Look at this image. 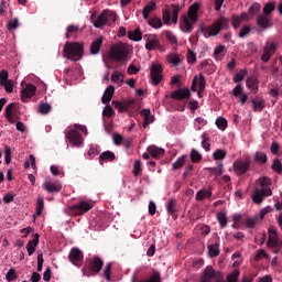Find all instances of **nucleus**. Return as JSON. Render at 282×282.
Masks as SVG:
<instances>
[{"instance_id": "1", "label": "nucleus", "mask_w": 282, "mask_h": 282, "mask_svg": "<svg viewBox=\"0 0 282 282\" xmlns=\"http://www.w3.org/2000/svg\"><path fill=\"white\" fill-rule=\"evenodd\" d=\"M229 28V19L226 17H219L212 25L200 28V32L205 37L217 36L223 30Z\"/></svg>"}, {"instance_id": "2", "label": "nucleus", "mask_w": 282, "mask_h": 282, "mask_svg": "<svg viewBox=\"0 0 282 282\" xmlns=\"http://www.w3.org/2000/svg\"><path fill=\"white\" fill-rule=\"evenodd\" d=\"M64 57L72 62H78L84 55V45L78 42H66L63 47Z\"/></svg>"}, {"instance_id": "3", "label": "nucleus", "mask_w": 282, "mask_h": 282, "mask_svg": "<svg viewBox=\"0 0 282 282\" xmlns=\"http://www.w3.org/2000/svg\"><path fill=\"white\" fill-rule=\"evenodd\" d=\"M130 53V46L123 42L116 43L110 47L109 58L122 63L126 62Z\"/></svg>"}, {"instance_id": "4", "label": "nucleus", "mask_w": 282, "mask_h": 282, "mask_svg": "<svg viewBox=\"0 0 282 282\" xmlns=\"http://www.w3.org/2000/svg\"><path fill=\"white\" fill-rule=\"evenodd\" d=\"M118 19V15L116 12L105 9L97 15L95 21L93 22L94 28L101 29L108 23L112 22L115 23Z\"/></svg>"}, {"instance_id": "5", "label": "nucleus", "mask_w": 282, "mask_h": 282, "mask_svg": "<svg viewBox=\"0 0 282 282\" xmlns=\"http://www.w3.org/2000/svg\"><path fill=\"white\" fill-rule=\"evenodd\" d=\"M251 164V156H246V159H237V161H234L232 163V170L237 176H242L250 171Z\"/></svg>"}, {"instance_id": "6", "label": "nucleus", "mask_w": 282, "mask_h": 282, "mask_svg": "<svg viewBox=\"0 0 282 282\" xmlns=\"http://www.w3.org/2000/svg\"><path fill=\"white\" fill-rule=\"evenodd\" d=\"M87 267L89 271L87 269H83V274L85 276L96 275L101 271L104 261L99 257L95 256L88 260Z\"/></svg>"}, {"instance_id": "7", "label": "nucleus", "mask_w": 282, "mask_h": 282, "mask_svg": "<svg viewBox=\"0 0 282 282\" xmlns=\"http://www.w3.org/2000/svg\"><path fill=\"white\" fill-rule=\"evenodd\" d=\"M212 280H215L216 282H220L221 273L219 271H215V269L212 265H208L202 272L199 282H210Z\"/></svg>"}, {"instance_id": "8", "label": "nucleus", "mask_w": 282, "mask_h": 282, "mask_svg": "<svg viewBox=\"0 0 282 282\" xmlns=\"http://www.w3.org/2000/svg\"><path fill=\"white\" fill-rule=\"evenodd\" d=\"M198 85V97H202V93L205 91L206 88V78L203 73H199L198 76H194L192 79L191 91L196 93Z\"/></svg>"}, {"instance_id": "9", "label": "nucleus", "mask_w": 282, "mask_h": 282, "mask_svg": "<svg viewBox=\"0 0 282 282\" xmlns=\"http://www.w3.org/2000/svg\"><path fill=\"white\" fill-rule=\"evenodd\" d=\"M163 68L160 64H152L150 68V77L153 86H159L163 76Z\"/></svg>"}, {"instance_id": "10", "label": "nucleus", "mask_w": 282, "mask_h": 282, "mask_svg": "<svg viewBox=\"0 0 282 282\" xmlns=\"http://www.w3.org/2000/svg\"><path fill=\"white\" fill-rule=\"evenodd\" d=\"M143 40H145L144 47L147 51H154L161 47V43L156 34H144Z\"/></svg>"}, {"instance_id": "11", "label": "nucleus", "mask_w": 282, "mask_h": 282, "mask_svg": "<svg viewBox=\"0 0 282 282\" xmlns=\"http://www.w3.org/2000/svg\"><path fill=\"white\" fill-rule=\"evenodd\" d=\"M90 209H93V205L85 200H82L78 204H75L69 207V210L78 216L88 213Z\"/></svg>"}, {"instance_id": "12", "label": "nucleus", "mask_w": 282, "mask_h": 282, "mask_svg": "<svg viewBox=\"0 0 282 282\" xmlns=\"http://www.w3.org/2000/svg\"><path fill=\"white\" fill-rule=\"evenodd\" d=\"M66 138L73 147H80L83 143V137L78 130H69Z\"/></svg>"}, {"instance_id": "13", "label": "nucleus", "mask_w": 282, "mask_h": 282, "mask_svg": "<svg viewBox=\"0 0 282 282\" xmlns=\"http://www.w3.org/2000/svg\"><path fill=\"white\" fill-rule=\"evenodd\" d=\"M68 260L70 263H73L74 265L76 267H79L80 262H83L84 260V253L83 251H80L79 249L77 248H73L70 251H69V254H68Z\"/></svg>"}, {"instance_id": "14", "label": "nucleus", "mask_w": 282, "mask_h": 282, "mask_svg": "<svg viewBox=\"0 0 282 282\" xmlns=\"http://www.w3.org/2000/svg\"><path fill=\"white\" fill-rule=\"evenodd\" d=\"M191 90L188 88H177L170 94V98L174 100H185L191 98Z\"/></svg>"}, {"instance_id": "15", "label": "nucleus", "mask_w": 282, "mask_h": 282, "mask_svg": "<svg viewBox=\"0 0 282 282\" xmlns=\"http://www.w3.org/2000/svg\"><path fill=\"white\" fill-rule=\"evenodd\" d=\"M36 93V86L34 84H26V86L22 87V102H28Z\"/></svg>"}, {"instance_id": "16", "label": "nucleus", "mask_w": 282, "mask_h": 282, "mask_svg": "<svg viewBox=\"0 0 282 282\" xmlns=\"http://www.w3.org/2000/svg\"><path fill=\"white\" fill-rule=\"evenodd\" d=\"M275 51L276 46L274 43H267L261 55V61L263 63H268L270 58L274 55Z\"/></svg>"}, {"instance_id": "17", "label": "nucleus", "mask_w": 282, "mask_h": 282, "mask_svg": "<svg viewBox=\"0 0 282 282\" xmlns=\"http://www.w3.org/2000/svg\"><path fill=\"white\" fill-rule=\"evenodd\" d=\"M260 184V191L262 192V195L265 197L272 196V189L270 186L272 185V181L269 177H262L259 180Z\"/></svg>"}, {"instance_id": "18", "label": "nucleus", "mask_w": 282, "mask_h": 282, "mask_svg": "<svg viewBox=\"0 0 282 282\" xmlns=\"http://www.w3.org/2000/svg\"><path fill=\"white\" fill-rule=\"evenodd\" d=\"M102 43H104V36L102 35H100L97 39H95L94 41H91V43L89 45L90 55H98L100 53Z\"/></svg>"}, {"instance_id": "19", "label": "nucleus", "mask_w": 282, "mask_h": 282, "mask_svg": "<svg viewBox=\"0 0 282 282\" xmlns=\"http://www.w3.org/2000/svg\"><path fill=\"white\" fill-rule=\"evenodd\" d=\"M115 108L118 109V111L120 113H123L126 111H128L134 104L135 100L134 99H129L128 101H112Z\"/></svg>"}, {"instance_id": "20", "label": "nucleus", "mask_w": 282, "mask_h": 282, "mask_svg": "<svg viewBox=\"0 0 282 282\" xmlns=\"http://www.w3.org/2000/svg\"><path fill=\"white\" fill-rule=\"evenodd\" d=\"M198 11H199V3L195 2L189 6L187 11V17L193 24L197 23L198 21Z\"/></svg>"}, {"instance_id": "21", "label": "nucleus", "mask_w": 282, "mask_h": 282, "mask_svg": "<svg viewBox=\"0 0 282 282\" xmlns=\"http://www.w3.org/2000/svg\"><path fill=\"white\" fill-rule=\"evenodd\" d=\"M147 151L155 160L161 159L165 154V150H163V148H158V145H149Z\"/></svg>"}, {"instance_id": "22", "label": "nucleus", "mask_w": 282, "mask_h": 282, "mask_svg": "<svg viewBox=\"0 0 282 282\" xmlns=\"http://www.w3.org/2000/svg\"><path fill=\"white\" fill-rule=\"evenodd\" d=\"M156 9V0H150L142 9V18L143 20H148L150 17V13L155 11Z\"/></svg>"}, {"instance_id": "23", "label": "nucleus", "mask_w": 282, "mask_h": 282, "mask_svg": "<svg viewBox=\"0 0 282 282\" xmlns=\"http://www.w3.org/2000/svg\"><path fill=\"white\" fill-rule=\"evenodd\" d=\"M42 187H44V191H46L51 194H58L63 188L61 183H52V182L44 183V185H42Z\"/></svg>"}, {"instance_id": "24", "label": "nucleus", "mask_w": 282, "mask_h": 282, "mask_svg": "<svg viewBox=\"0 0 282 282\" xmlns=\"http://www.w3.org/2000/svg\"><path fill=\"white\" fill-rule=\"evenodd\" d=\"M180 29L183 33H192L193 32L194 25L186 15H183L182 21L180 23Z\"/></svg>"}, {"instance_id": "25", "label": "nucleus", "mask_w": 282, "mask_h": 282, "mask_svg": "<svg viewBox=\"0 0 282 282\" xmlns=\"http://www.w3.org/2000/svg\"><path fill=\"white\" fill-rule=\"evenodd\" d=\"M251 104L254 112H262L265 108V101L262 97H254V99H251Z\"/></svg>"}, {"instance_id": "26", "label": "nucleus", "mask_w": 282, "mask_h": 282, "mask_svg": "<svg viewBox=\"0 0 282 282\" xmlns=\"http://www.w3.org/2000/svg\"><path fill=\"white\" fill-rule=\"evenodd\" d=\"M115 94V86H107L104 90V95L101 96V104L107 105L112 100Z\"/></svg>"}, {"instance_id": "27", "label": "nucleus", "mask_w": 282, "mask_h": 282, "mask_svg": "<svg viewBox=\"0 0 282 282\" xmlns=\"http://www.w3.org/2000/svg\"><path fill=\"white\" fill-rule=\"evenodd\" d=\"M279 243L276 228H269L268 247H275Z\"/></svg>"}, {"instance_id": "28", "label": "nucleus", "mask_w": 282, "mask_h": 282, "mask_svg": "<svg viewBox=\"0 0 282 282\" xmlns=\"http://www.w3.org/2000/svg\"><path fill=\"white\" fill-rule=\"evenodd\" d=\"M40 242V235L35 234L33 236V240L29 241V243L26 245V252H29V257L33 256V253L36 250V247L39 246Z\"/></svg>"}, {"instance_id": "29", "label": "nucleus", "mask_w": 282, "mask_h": 282, "mask_svg": "<svg viewBox=\"0 0 282 282\" xmlns=\"http://www.w3.org/2000/svg\"><path fill=\"white\" fill-rule=\"evenodd\" d=\"M257 25L260 28L262 31H265L270 28V20L267 15L264 14H258L257 15Z\"/></svg>"}, {"instance_id": "30", "label": "nucleus", "mask_w": 282, "mask_h": 282, "mask_svg": "<svg viewBox=\"0 0 282 282\" xmlns=\"http://www.w3.org/2000/svg\"><path fill=\"white\" fill-rule=\"evenodd\" d=\"M17 104H9V106H7V108H4V117L7 118V121H9V123L14 124L15 121L13 119V111L15 110Z\"/></svg>"}, {"instance_id": "31", "label": "nucleus", "mask_w": 282, "mask_h": 282, "mask_svg": "<svg viewBox=\"0 0 282 282\" xmlns=\"http://www.w3.org/2000/svg\"><path fill=\"white\" fill-rule=\"evenodd\" d=\"M166 212L174 220H176L178 218L174 199H169L167 205H166Z\"/></svg>"}, {"instance_id": "32", "label": "nucleus", "mask_w": 282, "mask_h": 282, "mask_svg": "<svg viewBox=\"0 0 282 282\" xmlns=\"http://www.w3.org/2000/svg\"><path fill=\"white\" fill-rule=\"evenodd\" d=\"M199 69L203 70L206 74L215 73V66L212 64V59H204L199 64Z\"/></svg>"}, {"instance_id": "33", "label": "nucleus", "mask_w": 282, "mask_h": 282, "mask_svg": "<svg viewBox=\"0 0 282 282\" xmlns=\"http://www.w3.org/2000/svg\"><path fill=\"white\" fill-rule=\"evenodd\" d=\"M116 160V154L115 152H109V150H107L106 152H101V154H99V163L102 165V162H112Z\"/></svg>"}, {"instance_id": "34", "label": "nucleus", "mask_w": 282, "mask_h": 282, "mask_svg": "<svg viewBox=\"0 0 282 282\" xmlns=\"http://www.w3.org/2000/svg\"><path fill=\"white\" fill-rule=\"evenodd\" d=\"M141 116L144 118V121L142 122L143 128H147L150 123L153 122L154 117L151 116V110L148 108L141 110Z\"/></svg>"}, {"instance_id": "35", "label": "nucleus", "mask_w": 282, "mask_h": 282, "mask_svg": "<svg viewBox=\"0 0 282 282\" xmlns=\"http://www.w3.org/2000/svg\"><path fill=\"white\" fill-rule=\"evenodd\" d=\"M127 35H128V39L133 42H140L142 40V32L140 28H137L133 31H128Z\"/></svg>"}, {"instance_id": "36", "label": "nucleus", "mask_w": 282, "mask_h": 282, "mask_svg": "<svg viewBox=\"0 0 282 282\" xmlns=\"http://www.w3.org/2000/svg\"><path fill=\"white\" fill-rule=\"evenodd\" d=\"M148 25L152 29L159 30L163 28V22L161 18L158 17H151L148 19Z\"/></svg>"}, {"instance_id": "37", "label": "nucleus", "mask_w": 282, "mask_h": 282, "mask_svg": "<svg viewBox=\"0 0 282 282\" xmlns=\"http://www.w3.org/2000/svg\"><path fill=\"white\" fill-rule=\"evenodd\" d=\"M180 11H181L180 4H171V14H172L171 22L173 24H177Z\"/></svg>"}, {"instance_id": "38", "label": "nucleus", "mask_w": 282, "mask_h": 282, "mask_svg": "<svg viewBox=\"0 0 282 282\" xmlns=\"http://www.w3.org/2000/svg\"><path fill=\"white\" fill-rule=\"evenodd\" d=\"M187 160V154H182V156H178V159H176V161H174V163H172V169L174 171L182 169Z\"/></svg>"}, {"instance_id": "39", "label": "nucleus", "mask_w": 282, "mask_h": 282, "mask_svg": "<svg viewBox=\"0 0 282 282\" xmlns=\"http://www.w3.org/2000/svg\"><path fill=\"white\" fill-rule=\"evenodd\" d=\"M208 257L216 258L220 254L219 243L208 245Z\"/></svg>"}, {"instance_id": "40", "label": "nucleus", "mask_w": 282, "mask_h": 282, "mask_svg": "<svg viewBox=\"0 0 282 282\" xmlns=\"http://www.w3.org/2000/svg\"><path fill=\"white\" fill-rule=\"evenodd\" d=\"M262 6L259 2H253L249 8H248V14L250 17H256L260 13Z\"/></svg>"}, {"instance_id": "41", "label": "nucleus", "mask_w": 282, "mask_h": 282, "mask_svg": "<svg viewBox=\"0 0 282 282\" xmlns=\"http://www.w3.org/2000/svg\"><path fill=\"white\" fill-rule=\"evenodd\" d=\"M132 282H162V278L159 271H153V273L148 279Z\"/></svg>"}, {"instance_id": "42", "label": "nucleus", "mask_w": 282, "mask_h": 282, "mask_svg": "<svg viewBox=\"0 0 282 282\" xmlns=\"http://www.w3.org/2000/svg\"><path fill=\"white\" fill-rule=\"evenodd\" d=\"M213 195V193L210 191H206V189H199L196 195H195V199L197 202H202L205 198H210Z\"/></svg>"}, {"instance_id": "43", "label": "nucleus", "mask_w": 282, "mask_h": 282, "mask_svg": "<svg viewBox=\"0 0 282 282\" xmlns=\"http://www.w3.org/2000/svg\"><path fill=\"white\" fill-rule=\"evenodd\" d=\"M254 162H257L258 164H267L268 162V154H265V152H256L254 153Z\"/></svg>"}, {"instance_id": "44", "label": "nucleus", "mask_w": 282, "mask_h": 282, "mask_svg": "<svg viewBox=\"0 0 282 282\" xmlns=\"http://www.w3.org/2000/svg\"><path fill=\"white\" fill-rule=\"evenodd\" d=\"M263 197H264V195H263L262 191L260 188H256L252 194V202L254 204L260 205L263 202Z\"/></svg>"}, {"instance_id": "45", "label": "nucleus", "mask_w": 282, "mask_h": 282, "mask_svg": "<svg viewBox=\"0 0 282 282\" xmlns=\"http://www.w3.org/2000/svg\"><path fill=\"white\" fill-rule=\"evenodd\" d=\"M209 141H210L209 134H207V132H203V134H202V147L206 152L210 151V143H208Z\"/></svg>"}, {"instance_id": "46", "label": "nucleus", "mask_w": 282, "mask_h": 282, "mask_svg": "<svg viewBox=\"0 0 282 282\" xmlns=\"http://www.w3.org/2000/svg\"><path fill=\"white\" fill-rule=\"evenodd\" d=\"M246 86L251 90L258 89V79L254 76L248 77L246 80Z\"/></svg>"}, {"instance_id": "47", "label": "nucleus", "mask_w": 282, "mask_h": 282, "mask_svg": "<svg viewBox=\"0 0 282 282\" xmlns=\"http://www.w3.org/2000/svg\"><path fill=\"white\" fill-rule=\"evenodd\" d=\"M167 63L172 64L173 66H178L181 63V58L177 54H167L166 55Z\"/></svg>"}, {"instance_id": "48", "label": "nucleus", "mask_w": 282, "mask_h": 282, "mask_svg": "<svg viewBox=\"0 0 282 282\" xmlns=\"http://www.w3.org/2000/svg\"><path fill=\"white\" fill-rule=\"evenodd\" d=\"M215 123L217 128L220 129L221 131L226 130L228 127V121L227 119H225V117H217Z\"/></svg>"}, {"instance_id": "49", "label": "nucleus", "mask_w": 282, "mask_h": 282, "mask_svg": "<svg viewBox=\"0 0 282 282\" xmlns=\"http://www.w3.org/2000/svg\"><path fill=\"white\" fill-rule=\"evenodd\" d=\"M162 21L164 25H170L171 23V9L165 8L162 11Z\"/></svg>"}, {"instance_id": "50", "label": "nucleus", "mask_w": 282, "mask_h": 282, "mask_svg": "<svg viewBox=\"0 0 282 282\" xmlns=\"http://www.w3.org/2000/svg\"><path fill=\"white\" fill-rule=\"evenodd\" d=\"M248 74V70L247 69H240L239 73H236L232 80L235 84H238L240 82H242L246 77V75Z\"/></svg>"}, {"instance_id": "51", "label": "nucleus", "mask_w": 282, "mask_h": 282, "mask_svg": "<svg viewBox=\"0 0 282 282\" xmlns=\"http://www.w3.org/2000/svg\"><path fill=\"white\" fill-rule=\"evenodd\" d=\"M227 156V152L226 150H215V152H213V159L216 160V161H220V160H224L226 159Z\"/></svg>"}, {"instance_id": "52", "label": "nucleus", "mask_w": 282, "mask_h": 282, "mask_svg": "<svg viewBox=\"0 0 282 282\" xmlns=\"http://www.w3.org/2000/svg\"><path fill=\"white\" fill-rule=\"evenodd\" d=\"M217 221L220 225V228H225L228 225L227 215L225 213H218L217 214Z\"/></svg>"}, {"instance_id": "53", "label": "nucleus", "mask_w": 282, "mask_h": 282, "mask_svg": "<svg viewBox=\"0 0 282 282\" xmlns=\"http://www.w3.org/2000/svg\"><path fill=\"white\" fill-rule=\"evenodd\" d=\"M189 158L193 163H199L203 160L200 152L197 150H191Z\"/></svg>"}, {"instance_id": "54", "label": "nucleus", "mask_w": 282, "mask_h": 282, "mask_svg": "<svg viewBox=\"0 0 282 282\" xmlns=\"http://www.w3.org/2000/svg\"><path fill=\"white\" fill-rule=\"evenodd\" d=\"M123 78H124V75L118 70H115L110 76V79L113 83H123Z\"/></svg>"}, {"instance_id": "55", "label": "nucleus", "mask_w": 282, "mask_h": 282, "mask_svg": "<svg viewBox=\"0 0 282 282\" xmlns=\"http://www.w3.org/2000/svg\"><path fill=\"white\" fill-rule=\"evenodd\" d=\"M79 31V26L78 25H74V24H69L66 26V39H70V36L74 34V33H77Z\"/></svg>"}, {"instance_id": "56", "label": "nucleus", "mask_w": 282, "mask_h": 282, "mask_svg": "<svg viewBox=\"0 0 282 282\" xmlns=\"http://www.w3.org/2000/svg\"><path fill=\"white\" fill-rule=\"evenodd\" d=\"M164 35H165V39L171 43V44H177L178 41H177V36L172 32V31H169L166 30L164 32Z\"/></svg>"}, {"instance_id": "57", "label": "nucleus", "mask_w": 282, "mask_h": 282, "mask_svg": "<svg viewBox=\"0 0 282 282\" xmlns=\"http://www.w3.org/2000/svg\"><path fill=\"white\" fill-rule=\"evenodd\" d=\"M44 209V200L42 198H37V206L35 207V215H33V218L36 216L40 217Z\"/></svg>"}, {"instance_id": "58", "label": "nucleus", "mask_w": 282, "mask_h": 282, "mask_svg": "<svg viewBox=\"0 0 282 282\" xmlns=\"http://www.w3.org/2000/svg\"><path fill=\"white\" fill-rule=\"evenodd\" d=\"M186 59L188 64H195L197 61L196 53L193 50L188 48L186 53Z\"/></svg>"}, {"instance_id": "59", "label": "nucleus", "mask_w": 282, "mask_h": 282, "mask_svg": "<svg viewBox=\"0 0 282 282\" xmlns=\"http://www.w3.org/2000/svg\"><path fill=\"white\" fill-rule=\"evenodd\" d=\"M272 171L276 172L278 174L282 173V163L280 159H274L271 165Z\"/></svg>"}, {"instance_id": "60", "label": "nucleus", "mask_w": 282, "mask_h": 282, "mask_svg": "<svg viewBox=\"0 0 282 282\" xmlns=\"http://www.w3.org/2000/svg\"><path fill=\"white\" fill-rule=\"evenodd\" d=\"M275 10V6L272 2H268L263 7V14L264 17L270 15Z\"/></svg>"}, {"instance_id": "61", "label": "nucleus", "mask_w": 282, "mask_h": 282, "mask_svg": "<svg viewBox=\"0 0 282 282\" xmlns=\"http://www.w3.org/2000/svg\"><path fill=\"white\" fill-rule=\"evenodd\" d=\"M240 275L239 270H234L230 274L227 275V282H238V278Z\"/></svg>"}, {"instance_id": "62", "label": "nucleus", "mask_w": 282, "mask_h": 282, "mask_svg": "<svg viewBox=\"0 0 282 282\" xmlns=\"http://www.w3.org/2000/svg\"><path fill=\"white\" fill-rule=\"evenodd\" d=\"M231 24L235 30H238L241 26L242 21L240 20L239 15L232 14Z\"/></svg>"}, {"instance_id": "63", "label": "nucleus", "mask_w": 282, "mask_h": 282, "mask_svg": "<svg viewBox=\"0 0 282 282\" xmlns=\"http://www.w3.org/2000/svg\"><path fill=\"white\" fill-rule=\"evenodd\" d=\"M18 278L17 271L14 268L9 269V272H7V281L12 282Z\"/></svg>"}, {"instance_id": "64", "label": "nucleus", "mask_w": 282, "mask_h": 282, "mask_svg": "<svg viewBox=\"0 0 282 282\" xmlns=\"http://www.w3.org/2000/svg\"><path fill=\"white\" fill-rule=\"evenodd\" d=\"M40 113L47 115L52 110V106L50 104H40Z\"/></svg>"}]
</instances>
